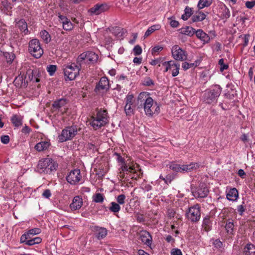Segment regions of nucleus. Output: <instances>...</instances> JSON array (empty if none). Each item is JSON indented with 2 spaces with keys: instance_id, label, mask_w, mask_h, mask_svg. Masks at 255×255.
Instances as JSON below:
<instances>
[{
  "instance_id": "1",
  "label": "nucleus",
  "mask_w": 255,
  "mask_h": 255,
  "mask_svg": "<svg viewBox=\"0 0 255 255\" xmlns=\"http://www.w3.org/2000/svg\"><path fill=\"white\" fill-rule=\"evenodd\" d=\"M154 107L152 98L149 97L145 92L140 93L138 96L137 103V109L139 111L143 108L146 115L152 116L154 114Z\"/></svg>"
},
{
  "instance_id": "2",
  "label": "nucleus",
  "mask_w": 255,
  "mask_h": 255,
  "mask_svg": "<svg viewBox=\"0 0 255 255\" xmlns=\"http://www.w3.org/2000/svg\"><path fill=\"white\" fill-rule=\"evenodd\" d=\"M221 91L222 88L219 85L211 86L203 93L202 98L203 102L208 104H216Z\"/></svg>"
},
{
  "instance_id": "3",
  "label": "nucleus",
  "mask_w": 255,
  "mask_h": 255,
  "mask_svg": "<svg viewBox=\"0 0 255 255\" xmlns=\"http://www.w3.org/2000/svg\"><path fill=\"white\" fill-rule=\"evenodd\" d=\"M58 164L52 159L46 158L40 160L37 166V171L40 173L50 174L57 170Z\"/></svg>"
},
{
  "instance_id": "4",
  "label": "nucleus",
  "mask_w": 255,
  "mask_h": 255,
  "mask_svg": "<svg viewBox=\"0 0 255 255\" xmlns=\"http://www.w3.org/2000/svg\"><path fill=\"white\" fill-rule=\"evenodd\" d=\"M108 113L106 110H98L96 116L91 117V125L95 129H97L104 126L108 123Z\"/></svg>"
},
{
  "instance_id": "5",
  "label": "nucleus",
  "mask_w": 255,
  "mask_h": 255,
  "mask_svg": "<svg viewBox=\"0 0 255 255\" xmlns=\"http://www.w3.org/2000/svg\"><path fill=\"white\" fill-rule=\"evenodd\" d=\"M98 59V55L92 51H87L81 54L77 59V64L82 66L84 64H93Z\"/></svg>"
},
{
  "instance_id": "6",
  "label": "nucleus",
  "mask_w": 255,
  "mask_h": 255,
  "mask_svg": "<svg viewBox=\"0 0 255 255\" xmlns=\"http://www.w3.org/2000/svg\"><path fill=\"white\" fill-rule=\"evenodd\" d=\"M78 132V128L76 126H72L64 128L60 134L58 136L59 141L62 142L72 139Z\"/></svg>"
},
{
  "instance_id": "7",
  "label": "nucleus",
  "mask_w": 255,
  "mask_h": 255,
  "mask_svg": "<svg viewBox=\"0 0 255 255\" xmlns=\"http://www.w3.org/2000/svg\"><path fill=\"white\" fill-rule=\"evenodd\" d=\"M28 50L29 53L35 58H40L43 54L38 40L33 39L29 42Z\"/></svg>"
},
{
  "instance_id": "8",
  "label": "nucleus",
  "mask_w": 255,
  "mask_h": 255,
  "mask_svg": "<svg viewBox=\"0 0 255 255\" xmlns=\"http://www.w3.org/2000/svg\"><path fill=\"white\" fill-rule=\"evenodd\" d=\"M82 66H80L78 64L77 65L73 64L70 65H67L64 69V76L69 80H73L79 74V72Z\"/></svg>"
},
{
  "instance_id": "9",
  "label": "nucleus",
  "mask_w": 255,
  "mask_h": 255,
  "mask_svg": "<svg viewBox=\"0 0 255 255\" xmlns=\"http://www.w3.org/2000/svg\"><path fill=\"white\" fill-rule=\"evenodd\" d=\"M172 55L177 61H183L187 60V53L178 45H174L171 49Z\"/></svg>"
},
{
  "instance_id": "10",
  "label": "nucleus",
  "mask_w": 255,
  "mask_h": 255,
  "mask_svg": "<svg viewBox=\"0 0 255 255\" xmlns=\"http://www.w3.org/2000/svg\"><path fill=\"white\" fill-rule=\"evenodd\" d=\"M163 66L165 67L164 72H167L169 70H172L173 77L177 76L179 74L180 64L173 60L166 61L162 63Z\"/></svg>"
},
{
  "instance_id": "11",
  "label": "nucleus",
  "mask_w": 255,
  "mask_h": 255,
  "mask_svg": "<svg viewBox=\"0 0 255 255\" xmlns=\"http://www.w3.org/2000/svg\"><path fill=\"white\" fill-rule=\"evenodd\" d=\"M187 218L192 222H198L200 218V211L199 205L197 204L189 208L186 213Z\"/></svg>"
},
{
  "instance_id": "12",
  "label": "nucleus",
  "mask_w": 255,
  "mask_h": 255,
  "mask_svg": "<svg viewBox=\"0 0 255 255\" xmlns=\"http://www.w3.org/2000/svg\"><path fill=\"white\" fill-rule=\"evenodd\" d=\"M82 178L81 172L79 169H74L71 171L66 176L67 181L72 185H75Z\"/></svg>"
},
{
  "instance_id": "13",
  "label": "nucleus",
  "mask_w": 255,
  "mask_h": 255,
  "mask_svg": "<svg viewBox=\"0 0 255 255\" xmlns=\"http://www.w3.org/2000/svg\"><path fill=\"white\" fill-rule=\"evenodd\" d=\"M192 193L195 198H205L207 196L209 190L206 185L203 184Z\"/></svg>"
},
{
  "instance_id": "14",
  "label": "nucleus",
  "mask_w": 255,
  "mask_h": 255,
  "mask_svg": "<svg viewBox=\"0 0 255 255\" xmlns=\"http://www.w3.org/2000/svg\"><path fill=\"white\" fill-rule=\"evenodd\" d=\"M109 8V6L106 3L97 4L91 8L89 11L91 14H95L97 15L107 11Z\"/></svg>"
},
{
  "instance_id": "15",
  "label": "nucleus",
  "mask_w": 255,
  "mask_h": 255,
  "mask_svg": "<svg viewBox=\"0 0 255 255\" xmlns=\"http://www.w3.org/2000/svg\"><path fill=\"white\" fill-rule=\"evenodd\" d=\"M109 83L108 78L106 77H102L99 83L96 85L95 91L98 92L100 90L107 91L109 89Z\"/></svg>"
},
{
  "instance_id": "16",
  "label": "nucleus",
  "mask_w": 255,
  "mask_h": 255,
  "mask_svg": "<svg viewBox=\"0 0 255 255\" xmlns=\"http://www.w3.org/2000/svg\"><path fill=\"white\" fill-rule=\"evenodd\" d=\"M139 238L141 242L147 246H150L152 243V237L146 231H142L139 234Z\"/></svg>"
},
{
  "instance_id": "17",
  "label": "nucleus",
  "mask_w": 255,
  "mask_h": 255,
  "mask_svg": "<svg viewBox=\"0 0 255 255\" xmlns=\"http://www.w3.org/2000/svg\"><path fill=\"white\" fill-rule=\"evenodd\" d=\"M15 26L20 30L22 36L28 34L29 31L27 28V24L24 19H21L17 21Z\"/></svg>"
},
{
  "instance_id": "18",
  "label": "nucleus",
  "mask_w": 255,
  "mask_h": 255,
  "mask_svg": "<svg viewBox=\"0 0 255 255\" xmlns=\"http://www.w3.org/2000/svg\"><path fill=\"white\" fill-rule=\"evenodd\" d=\"M83 205V200L79 196L74 197L70 207L72 210H77L81 208Z\"/></svg>"
},
{
  "instance_id": "19",
  "label": "nucleus",
  "mask_w": 255,
  "mask_h": 255,
  "mask_svg": "<svg viewBox=\"0 0 255 255\" xmlns=\"http://www.w3.org/2000/svg\"><path fill=\"white\" fill-rule=\"evenodd\" d=\"M95 229L94 235L98 240L104 238L107 235V230L106 228L96 227Z\"/></svg>"
},
{
  "instance_id": "20",
  "label": "nucleus",
  "mask_w": 255,
  "mask_h": 255,
  "mask_svg": "<svg viewBox=\"0 0 255 255\" xmlns=\"http://www.w3.org/2000/svg\"><path fill=\"white\" fill-rule=\"evenodd\" d=\"M200 10L198 9V10L196 11L195 13L192 16L191 18L192 22L202 21L206 18V15Z\"/></svg>"
},
{
  "instance_id": "21",
  "label": "nucleus",
  "mask_w": 255,
  "mask_h": 255,
  "mask_svg": "<svg viewBox=\"0 0 255 255\" xmlns=\"http://www.w3.org/2000/svg\"><path fill=\"white\" fill-rule=\"evenodd\" d=\"M239 196V193L237 189L235 188L230 189L227 194V198L228 200L232 201H236Z\"/></svg>"
},
{
  "instance_id": "22",
  "label": "nucleus",
  "mask_w": 255,
  "mask_h": 255,
  "mask_svg": "<svg viewBox=\"0 0 255 255\" xmlns=\"http://www.w3.org/2000/svg\"><path fill=\"white\" fill-rule=\"evenodd\" d=\"M220 17L222 19H227L230 16V11L229 9L225 5H223L220 8Z\"/></svg>"
},
{
  "instance_id": "23",
  "label": "nucleus",
  "mask_w": 255,
  "mask_h": 255,
  "mask_svg": "<svg viewBox=\"0 0 255 255\" xmlns=\"http://www.w3.org/2000/svg\"><path fill=\"white\" fill-rule=\"evenodd\" d=\"M167 167L175 172L183 173V165L177 164L175 162H171L167 165Z\"/></svg>"
},
{
  "instance_id": "24",
  "label": "nucleus",
  "mask_w": 255,
  "mask_h": 255,
  "mask_svg": "<svg viewBox=\"0 0 255 255\" xmlns=\"http://www.w3.org/2000/svg\"><path fill=\"white\" fill-rule=\"evenodd\" d=\"M196 35L198 38L204 42L207 43L210 40V37L208 34L205 33L202 29H198L195 31Z\"/></svg>"
},
{
  "instance_id": "25",
  "label": "nucleus",
  "mask_w": 255,
  "mask_h": 255,
  "mask_svg": "<svg viewBox=\"0 0 255 255\" xmlns=\"http://www.w3.org/2000/svg\"><path fill=\"white\" fill-rule=\"evenodd\" d=\"M29 73L28 74V78L30 81H33V82H39L40 79L39 72L37 70L29 71Z\"/></svg>"
},
{
  "instance_id": "26",
  "label": "nucleus",
  "mask_w": 255,
  "mask_h": 255,
  "mask_svg": "<svg viewBox=\"0 0 255 255\" xmlns=\"http://www.w3.org/2000/svg\"><path fill=\"white\" fill-rule=\"evenodd\" d=\"M50 144L49 141H41L35 145V149L38 151H42L47 149L50 146Z\"/></svg>"
},
{
  "instance_id": "27",
  "label": "nucleus",
  "mask_w": 255,
  "mask_h": 255,
  "mask_svg": "<svg viewBox=\"0 0 255 255\" xmlns=\"http://www.w3.org/2000/svg\"><path fill=\"white\" fill-rule=\"evenodd\" d=\"M199 165L197 163H191L189 164L183 165V173L190 172L199 168Z\"/></svg>"
},
{
  "instance_id": "28",
  "label": "nucleus",
  "mask_w": 255,
  "mask_h": 255,
  "mask_svg": "<svg viewBox=\"0 0 255 255\" xmlns=\"http://www.w3.org/2000/svg\"><path fill=\"white\" fill-rule=\"evenodd\" d=\"M11 121L12 124L16 127L21 126L22 124V118L17 115H14L11 117Z\"/></svg>"
},
{
  "instance_id": "29",
  "label": "nucleus",
  "mask_w": 255,
  "mask_h": 255,
  "mask_svg": "<svg viewBox=\"0 0 255 255\" xmlns=\"http://www.w3.org/2000/svg\"><path fill=\"white\" fill-rule=\"evenodd\" d=\"M180 33L189 36H193L195 33V29L192 27L187 26L180 29Z\"/></svg>"
},
{
  "instance_id": "30",
  "label": "nucleus",
  "mask_w": 255,
  "mask_h": 255,
  "mask_svg": "<svg viewBox=\"0 0 255 255\" xmlns=\"http://www.w3.org/2000/svg\"><path fill=\"white\" fill-rule=\"evenodd\" d=\"M245 255H255V246L252 244H248L245 248Z\"/></svg>"
},
{
  "instance_id": "31",
  "label": "nucleus",
  "mask_w": 255,
  "mask_h": 255,
  "mask_svg": "<svg viewBox=\"0 0 255 255\" xmlns=\"http://www.w3.org/2000/svg\"><path fill=\"white\" fill-rule=\"evenodd\" d=\"M66 104V101L63 99H60L57 101H55L52 104V108L55 109V110H59L61 107H63Z\"/></svg>"
},
{
  "instance_id": "32",
  "label": "nucleus",
  "mask_w": 255,
  "mask_h": 255,
  "mask_svg": "<svg viewBox=\"0 0 255 255\" xmlns=\"http://www.w3.org/2000/svg\"><path fill=\"white\" fill-rule=\"evenodd\" d=\"M213 0H199L197 7L199 9L208 7L212 3Z\"/></svg>"
},
{
  "instance_id": "33",
  "label": "nucleus",
  "mask_w": 255,
  "mask_h": 255,
  "mask_svg": "<svg viewBox=\"0 0 255 255\" xmlns=\"http://www.w3.org/2000/svg\"><path fill=\"white\" fill-rule=\"evenodd\" d=\"M202 227L206 232H208L211 229V221L209 217H206L204 219Z\"/></svg>"
},
{
  "instance_id": "34",
  "label": "nucleus",
  "mask_w": 255,
  "mask_h": 255,
  "mask_svg": "<svg viewBox=\"0 0 255 255\" xmlns=\"http://www.w3.org/2000/svg\"><path fill=\"white\" fill-rule=\"evenodd\" d=\"M184 14L182 15L181 18L184 20H186L193 14V9L189 6H186L184 9Z\"/></svg>"
},
{
  "instance_id": "35",
  "label": "nucleus",
  "mask_w": 255,
  "mask_h": 255,
  "mask_svg": "<svg viewBox=\"0 0 255 255\" xmlns=\"http://www.w3.org/2000/svg\"><path fill=\"white\" fill-rule=\"evenodd\" d=\"M40 36L43 41L46 43H49L51 40V37L49 33L45 30L40 32Z\"/></svg>"
},
{
  "instance_id": "36",
  "label": "nucleus",
  "mask_w": 255,
  "mask_h": 255,
  "mask_svg": "<svg viewBox=\"0 0 255 255\" xmlns=\"http://www.w3.org/2000/svg\"><path fill=\"white\" fill-rule=\"evenodd\" d=\"M109 209L111 212L116 213L120 211L121 207L118 203L112 202L111 203V206L109 208Z\"/></svg>"
},
{
  "instance_id": "37",
  "label": "nucleus",
  "mask_w": 255,
  "mask_h": 255,
  "mask_svg": "<svg viewBox=\"0 0 255 255\" xmlns=\"http://www.w3.org/2000/svg\"><path fill=\"white\" fill-rule=\"evenodd\" d=\"M226 230L229 234H233L234 224L232 221L229 220L226 224Z\"/></svg>"
},
{
  "instance_id": "38",
  "label": "nucleus",
  "mask_w": 255,
  "mask_h": 255,
  "mask_svg": "<svg viewBox=\"0 0 255 255\" xmlns=\"http://www.w3.org/2000/svg\"><path fill=\"white\" fill-rule=\"evenodd\" d=\"M160 26L159 25H154L148 28V29L145 32L144 37H146L150 35L152 32L155 31L156 30L159 29Z\"/></svg>"
},
{
  "instance_id": "39",
  "label": "nucleus",
  "mask_w": 255,
  "mask_h": 255,
  "mask_svg": "<svg viewBox=\"0 0 255 255\" xmlns=\"http://www.w3.org/2000/svg\"><path fill=\"white\" fill-rule=\"evenodd\" d=\"M3 56L6 62L9 64H11L15 58L13 53L5 52L3 53Z\"/></svg>"
},
{
  "instance_id": "40",
  "label": "nucleus",
  "mask_w": 255,
  "mask_h": 255,
  "mask_svg": "<svg viewBox=\"0 0 255 255\" xmlns=\"http://www.w3.org/2000/svg\"><path fill=\"white\" fill-rule=\"evenodd\" d=\"M199 64V62L197 60L195 63H189L186 62L183 63L182 67L183 69L186 71L190 68L197 67Z\"/></svg>"
},
{
  "instance_id": "41",
  "label": "nucleus",
  "mask_w": 255,
  "mask_h": 255,
  "mask_svg": "<svg viewBox=\"0 0 255 255\" xmlns=\"http://www.w3.org/2000/svg\"><path fill=\"white\" fill-rule=\"evenodd\" d=\"M104 200V196L100 193H97L93 196V201L95 203H102Z\"/></svg>"
},
{
  "instance_id": "42",
  "label": "nucleus",
  "mask_w": 255,
  "mask_h": 255,
  "mask_svg": "<svg viewBox=\"0 0 255 255\" xmlns=\"http://www.w3.org/2000/svg\"><path fill=\"white\" fill-rule=\"evenodd\" d=\"M132 104H126L125 111L127 116H130L133 114V109L131 108Z\"/></svg>"
},
{
  "instance_id": "43",
  "label": "nucleus",
  "mask_w": 255,
  "mask_h": 255,
  "mask_svg": "<svg viewBox=\"0 0 255 255\" xmlns=\"http://www.w3.org/2000/svg\"><path fill=\"white\" fill-rule=\"evenodd\" d=\"M143 84L146 86H153L154 83L150 77H146L143 81Z\"/></svg>"
},
{
  "instance_id": "44",
  "label": "nucleus",
  "mask_w": 255,
  "mask_h": 255,
  "mask_svg": "<svg viewBox=\"0 0 255 255\" xmlns=\"http://www.w3.org/2000/svg\"><path fill=\"white\" fill-rule=\"evenodd\" d=\"M1 4L7 10L11 9L12 8L10 3L7 0H1Z\"/></svg>"
},
{
  "instance_id": "45",
  "label": "nucleus",
  "mask_w": 255,
  "mask_h": 255,
  "mask_svg": "<svg viewBox=\"0 0 255 255\" xmlns=\"http://www.w3.org/2000/svg\"><path fill=\"white\" fill-rule=\"evenodd\" d=\"M126 196L124 194H120L117 197V203L123 205L125 202Z\"/></svg>"
},
{
  "instance_id": "46",
  "label": "nucleus",
  "mask_w": 255,
  "mask_h": 255,
  "mask_svg": "<svg viewBox=\"0 0 255 255\" xmlns=\"http://www.w3.org/2000/svg\"><path fill=\"white\" fill-rule=\"evenodd\" d=\"M219 64L220 65V71H223L224 70H226L229 68V66L228 64H226L224 63V60L223 59H221L219 61Z\"/></svg>"
},
{
  "instance_id": "47",
  "label": "nucleus",
  "mask_w": 255,
  "mask_h": 255,
  "mask_svg": "<svg viewBox=\"0 0 255 255\" xmlns=\"http://www.w3.org/2000/svg\"><path fill=\"white\" fill-rule=\"evenodd\" d=\"M40 231H41L40 229L34 228L29 230L27 233L28 234L29 237H31V236H34L35 235L39 234Z\"/></svg>"
},
{
  "instance_id": "48",
  "label": "nucleus",
  "mask_w": 255,
  "mask_h": 255,
  "mask_svg": "<svg viewBox=\"0 0 255 255\" xmlns=\"http://www.w3.org/2000/svg\"><path fill=\"white\" fill-rule=\"evenodd\" d=\"M47 70L50 75H52L56 71V66L53 65H49L47 66Z\"/></svg>"
},
{
  "instance_id": "49",
  "label": "nucleus",
  "mask_w": 255,
  "mask_h": 255,
  "mask_svg": "<svg viewBox=\"0 0 255 255\" xmlns=\"http://www.w3.org/2000/svg\"><path fill=\"white\" fill-rule=\"evenodd\" d=\"M133 52L134 55H139L142 52V49L139 45H137L134 47Z\"/></svg>"
},
{
  "instance_id": "50",
  "label": "nucleus",
  "mask_w": 255,
  "mask_h": 255,
  "mask_svg": "<svg viewBox=\"0 0 255 255\" xmlns=\"http://www.w3.org/2000/svg\"><path fill=\"white\" fill-rule=\"evenodd\" d=\"M9 136L7 135H3L0 137L1 142L4 144L8 143L9 142Z\"/></svg>"
},
{
  "instance_id": "51",
  "label": "nucleus",
  "mask_w": 255,
  "mask_h": 255,
  "mask_svg": "<svg viewBox=\"0 0 255 255\" xmlns=\"http://www.w3.org/2000/svg\"><path fill=\"white\" fill-rule=\"evenodd\" d=\"M31 237H29L28 234L26 233L22 235L20 238V242L22 243H25L26 244V241L28 239H30Z\"/></svg>"
},
{
  "instance_id": "52",
  "label": "nucleus",
  "mask_w": 255,
  "mask_h": 255,
  "mask_svg": "<svg viewBox=\"0 0 255 255\" xmlns=\"http://www.w3.org/2000/svg\"><path fill=\"white\" fill-rule=\"evenodd\" d=\"M63 28L64 30L68 31V30H71L73 28V25L71 21H69L66 24L63 26Z\"/></svg>"
},
{
  "instance_id": "53",
  "label": "nucleus",
  "mask_w": 255,
  "mask_h": 255,
  "mask_svg": "<svg viewBox=\"0 0 255 255\" xmlns=\"http://www.w3.org/2000/svg\"><path fill=\"white\" fill-rule=\"evenodd\" d=\"M174 179V176L172 175H167L165 178L163 179V180L166 184L170 183Z\"/></svg>"
},
{
  "instance_id": "54",
  "label": "nucleus",
  "mask_w": 255,
  "mask_h": 255,
  "mask_svg": "<svg viewBox=\"0 0 255 255\" xmlns=\"http://www.w3.org/2000/svg\"><path fill=\"white\" fill-rule=\"evenodd\" d=\"M163 47L161 46H156L154 47L152 49L151 53L154 54L155 53L159 52L163 50Z\"/></svg>"
},
{
  "instance_id": "55",
  "label": "nucleus",
  "mask_w": 255,
  "mask_h": 255,
  "mask_svg": "<svg viewBox=\"0 0 255 255\" xmlns=\"http://www.w3.org/2000/svg\"><path fill=\"white\" fill-rule=\"evenodd\" d=\"M171 255H182V252L180 249H173L171 251Z\"/></svg>"
},
{
  "instance_id": "56",
  "label": "nucleus",
  "mask_w": 255,
  "mask_h": 255,
  "mask_svg": "<svg viewBox=\"0 0 255 255\" xmlns=\"http://www.w3.org/2000/svg\"><path fill=\"white\" fill-rule=\"evenodd\" d=\"M51 195V191L49 189H46L42 193V196L45 198H49Z\"/></svg>"
},
{
  "instance_id": "57",
  "label": "nucleus",
  "mask_w": 255,
  "mask_h": 255,
  "mask_svg": "<svg viewBox=\"0 0 255 255\" xmlns=\"http://www.w3.org/2000/svg\"><path fill=\"white\" fill-rule=\"evenodd\" d=\"M245 5L247 8L251 9L255 5V0L248 1L246 2Z\"/></svg>"
},
{
  "instance_id": "58",
  "label": "nucleus",
  "mask_w": 255,
  "mask_h": 255,
  "mask_svg": "<svg viewBox=\"0 0 255 255\" xmlns=\"http://www.w3.org/2000/svg\"><path fill=\"white\" fill-rule=\"evenodd\" d=\"M133 96L132 95H128L126 97V104H132Z\"/></svg>"
},
{
  "instance_id": "59",
  "label": "nucleus",
  "mask_w": 255,
  "mask_h": 255,
  "mask_svg": "<svg viewBox=\"0 0 255 255\" xmlns=\"http://www.w3.org/2000/svg\"><path fill=\"white\" fill-rule=\"evenodd\" d=\"M114 155L117 156V159L119 162H121L122 163H125V159L123 158L120 154L115 152Z\"/></svg>"
},
{
  "instance_id": "60",
  "label": "nucleus",
  "mask_w": 255,
  "mask_h": 255,
  "mask_svg": "<svg viewBox=\"0 0 255 255\" xmlns=\"http://www.w3.org/2000/svg\"><path fill=\"white\" fill-rule=\"evenodd\" d=\"M237 210L240 215H242L243 213L245 211V208L242 204L238 206Z\"/></svg>"
},
{
  "instance_id": "61",
  "label": "nucleus",
  "mask_w": 255,
  "mask_h": 255,
  "mask_svg": "<svg viewBox=\"0 0 255 255\" xmlns=\"http://www.w3.org/2000/svg\"><path fill=\"white\" fill-rule=\"evenodd\" d=\"M249 37H250L249 34H246L244 36V37H243V39H244L243 46L244 47L246 46L248 44Z\"/></svg>"
},
{
  "instance_id": "62",
  "label": "nucleus",
  "mask_w": 255,
  "mask_h": 255,
  "mask_svg": "<svg viewBox=\"0 0 255 255\" xmlns=\"http://www.w3.org/2000/svg\"><path fill=\"white\" fill-rule=\"evenodd\" d=\"M31 131V129L27 126H25L21 129V132L25 134H28Z\"/></svg>"
},
{
  "instance_id": "63",
  "label": "nucleus",
  "mask_w": 255,
  "mask_h": 255,
  "mask_svg": "<svg viewBox=\"0 0 255 255\" xmlns=\"http://www.w3.org/2000/svg\"><path fill=\"white\" fill-rule=\"evenodd\" d=\"M179 22L178 21L175 20H173V19H172L171 20L170 22V24L171 25V26H172V27H178V26L179 25Z\"/></svg>"
},
{
  "instance_id": "64",
  "label": "nucleus",
  "mask_w": 255,
  "mask_h": 255,
  "mask_svg": "<svg viewBox=\"0 0 255 255\" xmlns=\"http://www.w3.org/2000/svg\"><path fill=\"white\" fill-rule=\"evenodd\" d=\"M133 61L135 64H140L142 61V58L135 57L134 58Z\"/></svg>"
}]
</instances>
